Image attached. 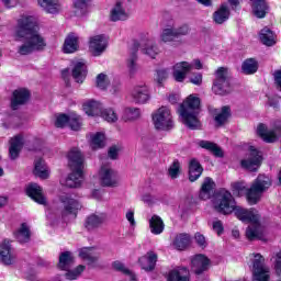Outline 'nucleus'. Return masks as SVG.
I'll list each match as a JSON object with an SVG mask.
<instances>
[{
  "instance_id": "nucleus-1",
  "label": "nucleus",
  "mask_w": 281,
  "mask_h": 281,
  "mask_svg": "<svg viewBox=\"0 0 281 281\" xmlns=\"http://www.w3.org/2000/svg\"><path fill=\"white\" fill-rule=\"evenodd\" d=\"M213 207L220 214H232L235 212V216L241 221L243 223H250L248 228L246 229V237L248 240H262L263 238V229L260 225V214L255 209H243L240 206H236V200H234V195L225 189H221L214 200Z\"/></svg>"
},
{
  "instance_id": "nucleus-2",
  "label": "nucleus",
  "mask_w": 281,
  "mask_h": 281,
  "mask_svg": "<svg viewBox=\"0 0 281 281\" xmlns=\"http://www.w3.org/2000/svg\"><path fill=\"white\" fill-rule=\"evenodd\" d=\"M15 36L22 42L18 46L20 56H29L34 52H43L47 47L45 38L38 34V21L32 15H22L18 20Z\"/></svg>"
},
{
  "instance_id": "nucleus-3",
  "label": "nucleus",
  "mask_w": 281,
  "mask_h": 281,
  "mask_svg": "<svg viewBox=\"0 0 281 281\" xmlns=\"http://www.w3.org/2000/svg\"><path fill=\"white\" fill-rule=\"evenodd\" d=\"M271 188V178L265 175H259L252 182L249 189L245 186V182L232 183V192L235 196H243L246 194L247 201L250 205H256L262 198V194L267 192V189Z\"/></svg>"
},
{
  "instance_id": "nucleus-4",
  "label": "nucleus",
  "mask_w": 281,
  "mask_h": 281,
  "mask_svg": "<svg viewBox=\"0 0 281 281\" xmlns=\"http://www.w3.org/2000/svg\"><path fill=\"white\" fill-rule=\"evenodd\" d=\"M68 166L71 173L66 179L60 180L66 188H80L85 179V155L80 149L74 147L68 151Z\"/></svg>"
},
{
  "instance_id": "nucleus-5",
  "label": "nucleus",
  "mask_w": 281,
  "mask_h": 281,
  "mask_svg": "<svg viewBox=\"0 0 281 281\" xmlns=\"http://www.w3.org/2000/svg\"><path fill=\"white\" fill-rule=\"evenodd\" d=\"M178 113L184 126L196 131L201 128L199 113H201V99L194 94L189 95L179 106Z\"/></svg>"
},
{
  "instance_id": "nucleus-6",
  "label": "nucleus",
  "mask_w": 281,
  "mask_h": 281,
  "mask_svg": "<svg viewBox=\"0 0 281 281\" xmlns=\"http://www.w3.org/2000/svg\"><path fill=\"white\" fill-rule=\"evenodd\" d=\"M139 46L143 54H146L149 58H155L159 54V47L153 40L143 41L140 44L135 42L131 50V56L127 59V69L132 75L137 71V49H139Z\"/></svg>"
},
{
  "instance_id": "nucleus-7",
  "label": "nucleus",
  "mask_w": 281,
  "mask_h": 281,
  "mask_svg": "<svg viewBox=\"0 0 281 281\" xmlns=\"http://www.w3.org/2000/svg\"><path fill=\"white\" fill-rule=\"evenodd\" d=\"M188 34H190V25L182 24L176 27L175 20H170L164 26L159 38L161 43H175L176 38H181V36H188Z\"/></svg>"
},
{
  "instance_id": "nucleus-8",
  "label": "nucleus",
  "mask_w": 281,
  "mask_h": 281,
  "mask_svg": "<svg viewBox=\"0 0 281 281\" xmlns=\"http://www.w3.org/2000/svg\"><path fill=\"white\" fill-rule=\"evenodd\" d=\"M59 201L63 204L61 218L66 223L76 218L78 210L82 207L78 200L74 199L70 193H63L59 195Z\"/></svg>"
},
{
  "instance_id": "nucleus-9",
  "label": "nucleus",
  "mask_w": 281,
  "mask_h": 281,
  "mask_svg": "<svg viewBox=\"0 0 281 281\" xmlns=\"http://www.w3.org/2000/svg\"><path fill=\"white\" fill-rule=\"evenodd\" d=\"M59 269L66 272V280H78L80 273L85 271V266L80 265L75 270H69L74 267V256L69 251L61 252L59 256Z\"/></svg>"
},
{
  "instance_id": "nucleus-10",
  "label": "nucleus",
  "mask_w": 281,
  "mask_h": 281,
  "mask_svg": "<svg viewBox=\"0 0 281 281\" xmlns=\"http://www.w3.org/2000/svg\"><path fill=\"white\" fill-rule=\"evenodd\" d=\"M229 71L225 67H220L215 72L212 89L217 95H225V93H229Z\"/></svg>"
},
{
  "instance_id": "nucleus-11",
  "label": "nucleus",
  "mask_w": 281,
  "mask_h": 281,
  "mask_svg": "<svg viewBox=\"0 0 281 281\" xmlns=\"http://www.w3.org/2000/svg\"><path fill=\"white\" fill-rule=\"evenodd\" d=\"M153 122L157 131H170L175 124L172 123V114L170 109L162 106L153 115Z\"/></svg>"
},
{
  "instance_id": "nucleus-12",
  "label": "nucleus",
  "mask_w": 281,
  "mask_h": 281,
  "mask_svg": "<svg viewBox=\"0 0 281 281\" xmlns=\"http://www.w3.org/2000/svg\"><path fill=\"white\" fill-rule=\"evenodd\" d=\"M99 180L104 188H117L120 186V173L110 165H102L99 171Z\"/></svg>"
},
{
  "instance_id": "nucleus-13",
  "label": "nucleus",
  "mask_w": 281,
  "mask_h": 281,
  "mask_svg": "<svg viewBox=\"0 0 281 281\" xmlns=\"http://www.w3.org/2000/svg\"><path fill=\"white\" fill-rule=\"evenodd\" d=\"M269 267L265 266V257L260 254L255 255L252 261V280L254 281H269Z\"/></svg>"
},
{
  "instance_id": "nucleus-14",
  "label": "nucleus",
  "mask_w": 281,
  "mask_h": 281,
  "mask_svg": "<svg viewBox=\"0 0 281 281\" xmlns=\"http://www.w3.org/2000/svg\"><path fill=\"white\" fill-rule=\"evenodd\" d=\"M261 164L262 156L260 155V151H258L256 147L251 146L249 157L241 160L243 168H246V170H250V172H254L260 168Z\"/></svg>"
},
{
  "instance_id": "nucleus-15",
  "label": "nucleus",
  "mask_w": 281,
  "mask_h": 281,
  "mask_svg": "<svg viewBox=\"0 0 281 281\" xmlns=\"http://www.w3.org/2000/svg\"><path fill=\"white\" fill-rule=\"evenodd\" d=\"M131 95L136 104H146L150 100V89L146 83H138L133 88Z\"/></svg>"
},
{
  "instance_id": "nucleus-16",
  "label": "nucleus",
  "mask_w": 281,
  "mask_h": 281,
  "mask_svg": "<svg viewBox=\"0 0 281 281\" xmlns=\"http://www.w3.org/2000/svg\"><path fill=\"white\" fill-rule=\"evenodd\" d=\"M87 74L88 70L85 60L80 59L71 61V76L75 82L82 85V82H85V79L87 78Z\"/></svg>"
},
{
  "instance_id": "nucleus-17",
  "label": "nucleus",
  "mask_w": 281,
  "mask_h": 281,
  "mask_svg": "<svg viewBox=\"0 0 281 281\" xmlns=\"http://www.w3.org/2000/svg\"><path fill=\"white\" fill-rule=\"evenodd\" d=\"M109 41L104 35H95L90 38V52L92 56H102L106 50Z\"/></svg>"
},
{
  "instance_id": "nucleus-18",
  "label": "nucleus",
  "mask_w": 281,
  "mask_h": 281,
  "mask_svg": "<svg viewBox=\"0 0 281 281\" xmlns=\"http://www.w3.org/2000/svg\"><path fill=\"white\" fill-rule=\"evenodd\" d=\"M192 71V64L188 61H180L173 66V78L176 82H183L186 76Z\"/></svg>"
},
{
  "instance_id": "nucleus-19",
  "label": "nucleus",
  "mask_w": 281,
  "mask_h": 281,
  "mask_svg": "<svg viewBox=\"0 0 281 281\" xmlns=\"http://www.w3.org/2000/svg\"><path fill=\"white\" fill-rule=\"evenodd\" d=\"M191 269L196 276H201L203 271H207V269H210V259L205 257V255H196L191 260Z\"/></svg>"
},
{
  "instance_id": "nucleus-20",
  "label": "nucleus",
  "mask_w": 281,
  "mask_h": 281,
  "mask_svg": "<svg viewBox=\"0 0 281 281\" xmlns=\"http://www.w3.org/2000/svg\"><path fill=\"white\" fill-rule=\"evenodd\" d=\"M26 194L30 196L35 203H38L40 205H45L46 200L45 195H43V189L41 186L36 183H31L26 187Z\"/></svg>"
},
{
  "instance_id": "nucleus-21",
  "label": "nucleus",
  "mask_w": 281,
  "mask_h": 281,
  "mask_svg": "<svg viewBox=\"0 0 281 281\" xmlns=\"http://www.w3.org/2000/svg\"><path fill=\"white\" fill-rule=\"evenodd\" d=\"M0 260L3 265H12L14 262V254L8 239L0 244Z\"/></svg>"
},
{
  "instance_id": "nucleus-22",
  "label": "nucleus",
  "mask_w": 281,
  "mask_h": 281,
  "mask_svg": "<svg viewBox=\"0 0 281 281\" xmlns=\"http://www.w3.org/2000/svg\"><path fill=\"white\" fill-rule=\"evenodd\" d=\"M30 100V91L27 89H19L13 92V98L11 100V109L16 111L19 104H25Z\"/></svg>"
},
{
  "instance_id": "nucleus-23",
  "label": "nucleus",
  "mask_w": 281,
  "mask_h": 281,
  "mask_svg": "<svg viewBox=\"0 0 281 281\" xmlns=\"http://www.w3.org/2000/svg\"><path fill=\"white\" fill-rule=\"evenodd\" d=\"M23 148V135L19 134L11 138L10 147H9V155L11 159H16Z\"/></svg>"
},
{
  "instance_id": "nucleus-24",
  "label": "nucleus",
  "mask_w": 281,
  "mask_h": 281,
  "mask_svg": "<svg viewBox=\"0 0 281 281\" xmlns=\"http://www.w3.org/2000/svg\"><path fill=\"white\" fill-rule=\"evenodd\" d=\"M78 47H80L78 35H76V33H70L64 42V54H74L75 52H78Z\"/></svg>"
},
{
  "instance_id": "nucleus-25",
  "label": "nucleus",
  "mask_w": 281,
  "mask_h": 281,
  "mask_svg": "<svg viewBox=\"0 0 281 281\" xmlns=\"http://www.w3.org/2000/svg\"><path fill=\"white\" fill-rule=\"evenodd\" d=\"M128 19V12L122 7V2L115 3L114 8L110 11V20L114 23L117 21H126Z\"/></svg>"
},
{
  "instance_id": "nucleus-26",
  "label": "nucleus",
  "mask_w": 281,
  "mask_h": 281,
  "mask_svg": "<svg viewBox=\"0 0 281 281\" xmlns=\"http://www.w3.org/2000/svg\"><path fill=\"white\" fill-rule=\"evenodd\" d=\"M83 111L87 115H90L91 117H98L102 113V103L95 100H89L83 103Z\"/></svg>"
},
{
  "instance_id": "nucleus-27",
  "label": "nucleus",
  "mask_w": 281,
  "mask_h": 281,
  "mask_svg": "<svg viewBox=\"0 0 281 281\" xmlns=\"http://www.w3.org/2000/svg\"><path fill=\"white\" fill-rule=\"evenodd\" d=\"M168 281H190V270L186 267L176 268L169 272Z\"/></svg>"
},
{
  "instance_id": "nucleus-28",
  "label": "nucleus",
  "mask_w": 281,
  "mask_h": 281,
  "mask_svg": "<svg viewBox=\"0 0 281 281\" xmlns=\"http://www.w3.org/2000/svg\"><path fill=\"white\" fill-rule=\"evenodd\" d=\"M37 3L47 14H58V11L61 10L58 0H37Z\"/></svg>"
},
{
  "instance_id": "nucleus-29",
  "label": "nucleus",
  "mask_w": 281,
  "mask_h": 281,
  "mask_svg": "<svg viewBox=\"0 0 281 281\" xmlns=\"http://www.w3.org/2000/svg\"><path fill=\"white\" fill-rule=\"evenodd\" d=\"M251 8L255 16L257 19H265L267 16V11L269 10V7L267 5V1L265 0H250Z\"/></svg>"
},
{
  "instance_id": "nucleus-30",
  "label": "nucleus",
  "mask_w": 281,
  "mask_h": 281,
  "mask_svg": "<svg viewBox=\"0 0 281 281\" xmlns=\"http://www.w3.org/2000/svg\"><path fill=\"white\" fill-rule=\"evenodd\" d=\"M203 175V167L195 158L189 162V181L194 182Z\"/></svg>"
},
{
  "instance_id": "nucleus-31",
  "label": "nucleus",
  "mask_w": 281,
  "mask_h": 281,
  "mask_svg": "<svg viewBox=\"0 0 281 281\" xmlns=\"http://www.w3.org/2000/svg\"><path fill=\"white\" fill-rule=\"evenodd\" d=\"M140 267L145 271H153L155 269V265H157V254L149 251L146 256L139 259Z\"/></svg>"
},
{
  "instance_id": "nucleus-32",
  "label": "nucleus",
  "mask_w": 281,
  "mask_h": 281,
  "mask_svg": "<svg viewBox=\"0 0 281 281\" xmlns=\"http://www.w3.org/2000/svg\"><path fill=\"white\" fill-rule=\"evenodd\" d=\"M166 225L164 224V220L159 217V215H154L149 220V229L151 234H155V236H159V234H164Z\"/></svg>"
},
{
  "instance_id": "nucleus-33",
  "label": "nucleus",
  "mask_w": 281,
  "mask_h": 281,
  "mask_svg": "<svg viewBox=\"0 0 281 281\" xmlns=\"http://www.w3.org/2000/svg\"><path fill=\"white\" fill-rule=\"evenodd\" d=\"M90 146L92 150H98L100 148H104L106 146V136L102 132H97L91 135Z\"/></svg>"
},
{
  "instance_id": "nucleus-34",
  "label": "nucleus",
  "mask_w": 281,
  "mask_h": 281,
  "mask_svg": "<svg viewBox=\"0 0 281 281\" xmlns=\"http://www.w3.org/2000/svg\"><path fill=\"white\" fill-rule=\"evenodd\" d=\"M214 187L215 184L213 180L211 178H205L200 190V199L202 201H207V199L212 196V190H214Z\"/></svg>"
},
{
  "instance_id": "nucleus-35",
  "label": "nucleus",
  "mask_w": 281,
  "mask_h": 281,
  "mask_svg": "<svg viewBox=\"0 0 281 281\" xmlns=\"http://www.w3.org/2000/svg\"><path fill=\"white\" fill-rule=\"evenodd\" d=\"M228 19L229 9L225 4H222L221 8L213 13V21L217 23V25H223V23H225V21Z\"/></svg>"
},
{
  "instance_id": "nucleus-36",
  "label": "nucleus",
  "mask_w": 281,
  "mask_h": 281,
  "mask_svg": "<svg viewBox=\"0 0 281 281\" xmlns=\"http://www.w3.org/2000/svg\"><path fill=\"white\" fill-rule=\"evenodd\" d=\"M259 38L261 43L268 47H272V45L276 43V34L267 26L260 31Z\"/></svg>"
},
{
  "instance_id": "nucleus-37",
  "label": "nucleus",
  "mask_w": 281,
  "mask_h": 281,
  "mask_svg": "<svg viewBox=\"0 0 281 281\" xmlns=\"http://www.w3.org/2000/svg\"><path fill=\"white\" fill-rule=\"evenodd\" d=\"M200 148H204V150H209V153H212L215 157H223V149L218 147L215 143H212L210 140H200L199 143Z\"/></svg>"
},
{
  "instance_id": "nucleus-38",
  "label": "nucleus",
  "mask_w": 281,
  "mask_h": 281,
  "mask_svg": "<svg viewBox=\"0 0 281 281\" xmlns=\"http://www.w3.org/2000/svg\"><path fill=\"white\" fill-rule=\"evenodd\" d=\"M173 247L178 249V251H183L187 247L190 246V235L188 234H179L175 237Z\"/></svg>"
},
{
  "instance_id": "nucleus-39",
  "label": "nucleus",
  "mask_w": 281,
  "mask_h": 281,
  "mask_svg": "<svg viewBox=\"0 0 281 281\" xmlns=\"http://www.w3.org/2000/svg\"><path fill=\"white\" fill-rule=\"evenodd\" d=\"M34 175L35 177H40V179H47L49 177V169L45 165V160L37 159L35 161Z\"/></svg>"
},
{
  "instance_id": "nucleus-40",
  "label": "nucleus",
  "mask_w": 281,
  "mask_h": 281,
  "mask_svg": "<svg viewBox=\"0 0 281 281\" xmlns=\"http://www.w3.org/2000/svg\"><path fill=\"white\" fill-rule=\"evenodd\" d=\"M104 221H105L104 214H100V215L92 214L87 217L86 227L89 231L95 229L97 227H100V225H102Z\"/></svg>"
},
{
  "instance_id": "nucleus-41",
  "label": "nucleus",
  "mask_w": 281,
  "mask_h": 281,
  "mask_svg": "<svg viewBox=\"0 0 281 281\" xmlns=\"http://www.w3.org/2000/svg\"><path fill=\"white\" fill-rule=\"evenodd\" d=\"M79 256L82 260H87L88 262H95V260H98V251L93 247L81 248Z\"/></svg>"
},
{
  "instance_id": "nucleus-42",
  "label": "nucleus",
  "mask_w": 281,
  "mask_h": 281,
  "mask_svg": "<svg viewBox=\"0 0 281 281\" xmlns=\"http://www.w3.org/2000/svg\"><path fill=\"white\" fill-rule=\"evenodd\" d=\"M241 71L246 76H251L258 71V61L254 58L246 59L241 65Z\"/></svg>"
},
{
  "instance_id": "nucleus-43",
  "label": "nucleus",
  "mask_w": 281,
  "mask_h": 281,
  "mask_svg": "<svg viewBox=\"0 0 281 281\" xmlns=\"http://www.w3.org/2000/svg\"><path fill=\"white\" fill-rule=\"evenodd\" d=\"M16 240H19L20 243H30V227L27 226V224L23 223L20 228L15 232L14 234Z\"/></svg>"
},
{
  "instance_id": "nucleus-44",
  "label": "nucleus",
  "mask_w": 281,
  "mask_h": 281,
  "mask_svg": "<svg viewBox=\"0 0 281 281\" xmlns=\"http://www.w3.org/2000/svg\"><path fill=\"white\" fill-rule=\"evenodd\" d=\"M231 115L232 110L229 109V106L224 105L221 112L215 115V122L217 126H223V124H225L227 120H229Z\"/></svg>"
},
{
  "instance_id": "nucleus-45",
  "label": "nucleus",
  "mask_w": 281,
  "mask_h": 281,
  "mask_svg": "<svg viewBox=\"0 0 281 281\" xmlns=\"http://www.w3.org/2000/svg\"><path fill=\"white\" fill-rule=\"evenodd\" d=\"M100 117L104 119L109 124H113L117 121V113L113 109L101 110Z\"/></svg>"
},
{
  "instance_id": "nucleus-46",
  "label": "nucleus",
  "mask_w": 281,
  "mask_h": 281,
  "mask_svg": "<svg viewBox=\"0 0 281 281\" xmlns=\"http://www.w3.org/2000/svg\"><path fill=\"white\" fill-rule=\"evenodd\" d=\"M113 268L116 271H121L122 273H124L125 276H127L130 278V281H137V278L135 277V274L133 272H131V270H128V268H126L124 266V263L120 262V261H114L113 262Z\"/></svg>"
},
{
  "instance_id": "nucleus-47",
  "label": "nucleus",
  "mask_w": 281,
  "mask_h": 281,
  "mask_svg": "<svg viewBox=\"0 0 281 281\" xmlns=\"http://www.w3.org/2000/svg\"><path fill=\"white\" fill-rule=\"evenodd\" d=\"M181 172V162L179 160H173V162L169 166L168 175L171 179H177Z\"/></svg>"
},
{
  "instance_id": "nucleus-48",
  "label": "nucleus",
  "mask_w": 281,
  "mask_h": 281,
  "mask_svg": "<svg viewBox=\"0 0 281 281\" xmlns=\"http://www.w3.org/2000/svg\"><path fill=\"white\" fill-rule=\"evenodd\" d=\"M89 3H91V0H76L75 8L80 11V14H86L89 10Z\"/></svg>"
},
{
  "instance_id": "nucleus-49",
  "label": "nucleus",
  "mask_w": 281,
  "mask_h": 281,
  "mask_svg": "<svg viewBox=\"0 0 281 281\" xmlns=\"http://www.w3.org/2000/svg\"><path fill=\"white\" fill-rule=\"evenodd\" d=\"M70 120H71V116H68L66 114H59L56 117L55 126L57 128H63V126H67V124H69Z\"/></svg>"
},
{
  "instance_id": "nucleus-50",
  "label": "nucleus",
  "mask_w": 281,
  "mask_h": 281,
  "mask_svg": "<svg viewBox=\"0 0 281 281\" xmlns=\"http://www.w3.org/2000/svg\"><path fill=\"white\" fill-rule=\"evenodd\" d=\"M140 112L137 108H126L125 109V120H137L139 117Z\"/></svg>"
},
{
  "instance_id": "nucleus-51",
  "label": "nucleus",
  "mask_w": 281,
  "mask_h": 281,
  "mask_svg": "<svg viewBox=\"0 0 281 281\" xmlns=\"http://www.w3.org/2000/svg\"><path fill=\"white\" fill-rule=\"evenodd\" d=\"M68 125L70 126L71 131H80V116L71 115Z\"/></svg>"
},
{
  "instance_id": "nucleus-52",
  "label": "nucleus",
  "mask_w": 281,
  "mask_h": 281,
  "mask_svg": "<svg viewBox=\"0 0 281 281\" xmlns=\"http://www.w3.org/2000/svg\"><path fill=\"white\" fill-rule=\"evenodd\" d=\"M97 87L99 89H105L106 87H109V79L106 78V75H104V74L98 75Z\"/></svg>"
},
{
  "instance_id": "nucleus-53",
  "label": "nucleus",
  "mask_w": 281,
  "mask_h": 281,
  "mask_svg": "<svg viewBox=\"0 0 281 281\" xmlns=\"http://www.w3.org/2000/svg\"><path fill=\"white\" fill-rule=\"evenodd\" d=\"M166 78H168V69L157 70L156 80H157L159 87H161V85L164 83V80H166Z\"/></svg>"
},
{
  "instance_id": "nucleus-54",
  "label": "nucleus",
  "mask_w": 281,
  "mask_h": 281,
  "mask_svg": "<svg viewBox=\"0 0 281 281\" xmlns=\"http://www.w3.org/2000/svg\"><path fill=\"white\" fill-rule=\"evenodd\" d=\"M212 229L213 232L217 233V236H221V234H223L224 232L223 222H221L220 220L213 221Z\"/></svg>"
},
{
  "instance_id": "nucleus-55",
  "label": "nucleus",
  "mask_w": 281,
  "mask_h": 281,
  "mask_svg": "<svg viewBox=\"0 0 281 281\" xmlns=\"http://www.w3.org/2000/svg\"><path fill=\"white\" fill-rule=\"evenodd\" d=\"M0 2L2 3V5H4V8H7L8 10L12 9V8H16V5H19V0H0Z\"/></svg>"
},
{
  "instance_id": "nucleus-56",
  "label": "nucleus",
  "mask_w": 281,
  "mask_h": 281,
  "mask_svg": "<svg viewBox=\"0 0 281 281\" xmlns=\"http://www.w3.org/2000/svg\"><path fill=\"white\" fill-rule=\"evenodd\" d=\"M117 155H120V147L117 146H112L110 147L108 151V156L110 159H117Z\"/></svg>"
},
{
  "instance_id": "nucleus-57",
  "label": "nucleus",
  "mask_w": 281,
  "mask_h": 281,
  "mask_svg": "<svg viewBox=\"0 0 281 281\" xmlns=\"http://www.w3.org/2000/svg\"><path fill=\"white\" fill-rule=\"evenodd\" d=\"M195 241L200 247H207L205 236H203L201 233L195 234Z\"/></svg>"
},
{
  "instance_id": "nucleus-58",
  "label": "nucleus",
  "mask_w": 281,
  "mask_h": 281,
  "mask_svg": "<svg viewBox=\"0 0 281 281\" xmlns=\"http://www.w3.org/2000/svg\"><path fill=\"white\" fill-rule=\"evenodd\" d=\"M190 82H192V85H196L200 86L203 82V75L201 74H195L190 78Z\"/></svg>"
},
{
  "instance_id": "nucleus-59",
  "label": "nucleus",
  "mask_w": 281,
  "mask_h": 281,
  "mask_svg": "<svg viewBox=\"0 0 281 281\" xmlns=\"http://www.w3.org/2000/svg\"><path fill=\"white\" fill-rule=\"evenodd\" d=\"M273 76H274V82L277 87H279V91H281V68L276 70Z\"/></svg>"
},
{
  "instance_id": "nucleus-60",
  "label": "nucleus",
  "mask_w": 281,
  "mask_h": 281,
  "mask_svg": "<svg viewBox=\"0 0 281 281\" xmlns=\"http://www.w3.org/2000/svg\"><path fill=\"white\" fill-rule=\"evenodd\" d=\"M274 267L278 276H281V251L277 254Z\"/></svg>"
},
{
  "instance_id": "nucleus-61",
  "label": "nucleus",
  "mask_w": 281,
  "mask_h": 281,
  "mask_svg": "<svg viewBox=\"0 0 281 281\" xmlns=\"http://www.w3.org/2000/svg\"><path fill=\"white\" fill-rule=\"evenodd\" d=\"M126 220L128 221V223H131V225H135V212L127 211Z\"/></svg>"
},
{
  "instance_id": "nucleus-62",
  "label": "nucleus",
  "mask_w": 281,
  "mask_h": 281,
  "mask_svg": "<svg viewBox=\"0 0 281 281\" xmlns=\"http://www.w3.org/2000/svg\"><path fill=\"white\" fill-rule=\"evenodd\" d=\"M92 199L100 201L102 199V191L95 189L92 191Z\"/></svg>"
},
{
  "instance_id": "nucleus-63",
  "label": "nucleus",
  "mask_w": 281,
  "mask_h": 281,
  "mask_svg": "<svg viewBox=\"0 0 281 281\" xmlns=\"http://www.w3.org/2000/svg\"><path fill=\"white\" fill-rule=\"evenodd\" d=\"M192 67H195V69H203V64H201V60L195 59V60L193 61Z\"/></svg>"
},
{
  "instance_id": "nucleus-64",
  "label": "nucleus",
  "mask_w": 281,
  "mask_h": 281,
  "mask_svg": "<svg viewBox=\"0 0 281 281\" xmlns=\"http://www.w3.org/2000/svg\"><path fill=\"white\" fill-rule=\"evenodd\" d=\"M8 203V198L5 196H0V207H3Z\"/></svg>"
}]
</instances>
